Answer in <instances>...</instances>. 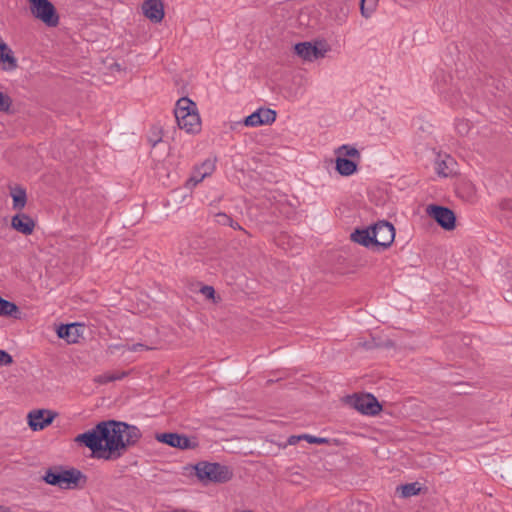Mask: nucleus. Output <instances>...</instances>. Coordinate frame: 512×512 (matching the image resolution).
<instances>
[{
  "label": "nucleus",
  "instance_id": "29",
  "mask_svg": "<svg viewBox=\"0 0 512 512\" xmlns=\"http://www.w3.org/2000/svg\"><path fill=\"white\" fill-rule=\"evenodd\" d=\"M200 292L206 299L213 300L214 302H216V291L212 286L204 285L201 287Z\"/></svg>",
  "mask_w": 512,
  "mask_h": 512
},
{
  "label": "nucleus",
  "instance_id": "15",
  "mask_svg": "<svg viewBox=\"0 0 512 512\" xmlns=\"http://www.w3.org/2000/svg\"><path fill=\"white\" fill-rule=\"evenodd\" d=\"M145 17L153 23H160L164 18V5L161 0H145L142 4Z\"/></svg>",
  "mask_w": 512,
  "mask_h": 512
},
{
  "label": "nucleus",
  "instance_id": "2",
  "mask_svg": "<svg viewBox=\"0 0 512 512\" xmlns=\"http://www.w3.org/2000/svg\"><path fill=\"white\" fill-rule=\"evenodd\" d=\"M42 480L51 485L62 489H74L83 486L87 477L76 468L66 469L61 465L49 467Z\"/></svg>",
  "mask_w": 512,
  "mask_h": 512
},
{
  "label": "nucleus",
  "instance_id": "12",
  "mask_svg": "<svg viewBox=\"0 0 512 512\" xmlns=\"http://www.w3.org/2000/svg\"><path fill=\"white\" fill-rule=\"evenodd\" d=\"M276 116L277 113L273 109L259 108L249 116L245 117L243 124L250 127L272 124L276 120Z\"/></svg>",
  "mask_w": 512,
  "mask_h": 512
},
{
  "label": "nucleus",
  "instance_id": "30",
  "mask_svg": "<svg viewBox=\"0 0 512 512\" xmlns=\"http://www.w3.org/2000/svg\"><path fill=\"white\" fill-rule=\"evenodd\" d=\"M13 362V357L7 351L0 349V366H9Z\"/></svg>",
  "mask_w": 512,
  "mask_h": 512
},
{
  "label": "nucleus",
  "instance_id": "4",
  "mask_svg": "<svg viewBox=\"0 0 512 512\" xmlns=\"http://www.w3.org/2000/svg\"><path fill=\"white\" fill-rule=\"evenodd\" d=\"M193 468L196 477L203 484L226 483L233 477L232 470L218 462L200 461Z\"/></svg>",
  "mask_w": 512,
  "mask_h": 512
},
{
  "label": "nucleus",
  "instance_id": "38",
  "mask_svg": "<svg viewBox=\"0 0 512 512\" xmlns=\"http://www.w3.org/2000/svg\"><path fill=\"white\" fill-rule=\"evenodd\" d=\"M0 512H9V510L4 506H0Z\"/></svg>",
  "mask_w": 512,
  "mask_h": 512
},
{
  "label": "nucleus",
  "instance_id": "26",
  "mask_svg": "<svg viewBox=\"0 0 512 512\" xmlns=\"http://www.w3.org/2000/svg\"><path fill=\"white\" fill-rule=\"evenodd\" d=\"M12 105V99L9 95L0 91V111L8 112Z\"/></svg>",
  "mask_w": 512,
  "mask_h": 512
},
{
  "label": "nucleus",
  "instance_id": "37",
  "mask_svg": "<svg viewBox=\"0 0 512 512\" xmlns=\"http://www.w3.org/2000/svg\"><path fill=\"white\" fill-rule=\"evenodd\" d=\"M301 439H303V437H301V436H291V437L289 438V440H288V443H289L290 445H293V444L297 443V442H298L299 440H301Z\"/></svg>",
  "mask_w": 512,
  "mask_h": 512
},
{
  "label": "nucleus",
  "instance_id": "41",
  "mask_svg": "<svg viewBox=\"0 0 512 512\" xmlns=\"http://www.w3.org/2000/svg\"><path fill=\"white\" fill-rule=\"evenodd\" d=\"M192 177L199 178V174L195 171Z\"/></svg>",
  "mask_w": 512,
  "mask_h": 512
},
{
  "label": "nucleus",
  "instance_id": "32",
  "mask_svg": "<svg viewBox=\"0 0 512 512\" xmlns=\"http://www.w3.org/2000/svg\"><path fill=\"white\" fill-rule=\"evenodd\" d=\"M359 346H362L363 348H365L366 350H371L375 347H377V344L375 343V340L372 339L370 341H365V342H359L358 344Z\"/></svg>",
  "mask_w": 512,
  "mask_h": 512
},
{
  "label": "nucleus",
  "instance_id": "9",
  "mask_svg": "<svg viewBox=\"0 0 512 512\" xmlns=\"http://www.w3.org/2000/svg\"><path fill=\"white\" fill-rule=\"evenodd\" d=\"M155 439L160 443L180 450L195 449L199 446L196 437H188L176 432L156 433Z\"/></svg>",
  "mask_w": 512,
  "mask_h": 512
},
{
  "label": "nucleus",
  "instance_id": "18",
  "mask_svg": "<svg viewBox=\"0 0 512 512\" xmlns=\"http://www.w3.org/2000/svg\"><path fill=\"white\" fill-rule=\"evenodd\" d=\"M10 195L13 199V208L21 210L27 203L26 189L20 185H16L10 188Z\"/></svg>",
  "mask_w": 512,
  "mask_h": 512
},
{
  "label": "nucleus",
  "instance_id": "25",
  "mask_svg": "<svg viewBox=\"0 0 512 512\" xmlns=\"http://www.w3.org/2000/svg\"><path fill=\"white\" fill-rule=\"evenodd\" d=\"M377 0H361L360 8L361 13L364 17L368 18L371 13L375 10Z\"/></svg>",
  "mask_w": 512,
  "mask_h": 512
},
{
  "label": "nucleus",
  "instance_id": "35",
  "mask_svg": "<svg viewBox=\"0 0 512 512\" xmlns=\"http://www.w3.org/2000/svg\"><path fill=\"white\" fill-rule=\"evenodd\" d=\"M501 208L503 210H512V200H504L501 202Z\"/></svg>",
  "mask_w": 512,
  "mask_h": 512
},
{
  "label": "nucleus",
  "instance_id": "22",
  "mask_svg": "<svg viewBox=\"0 0 512 512\" xmlns=\"http://www.w3.org/2000/svg\"><path fill=\"white\" fill-rule=\"evenodd\" d=\"M396 491L402 498H409L418 495L421 491V486L418 482L406 483L398 486Z\"/></svg>",
  "mask_w": 512,
  "mask_h": 512
},
{
  "label": "nucleus",
  "instance_id": "33",
  "mask_svg": "<svg viewBox=\"0 0 512 512\" xmlns=\"http://www.w3.org/2000/svg\"><path fill=\"white\" fill-rule=\"evenodd\" d=\"M143 349H148V347L145 346L142 343H136V344H133L131 346H128V350L132 351V352L140 351V350H143Z\"/></svg>",
  "mask_w": 512,
  "mask_h": 512
},
{
  "label": "nucleus",
  "instance_id": "11",
  "mask_svg": "<svg viewBox=\"0 0 512 512\" xmlns=\"http://www.w3.org/2000/svg\"><path fill=\"white\" fill-rule=\"evenodd\" d=\"M56 413L47 409H38L30 411L27 415L28 425L32 431H40L49 426Z\"/></svg>",
  "mask_w": 512,
  "mask_h": 512
},
{
  "label": "nucleus",
  "instance_id": "13",
  "mask_svg": "<svg viewBox=\"0 0 512 512\" xmlns=\"http://www.w3.org/2000/svg\"><path fill=\"white\" fill-rule=\"evenodd\" d=\"M351 241L362 245L366 248H372L376 251V240L375 232L373 231V225L364 228H356L350 235Z\"/></svg>",
  "mask_w": 512,
  "mask_h": 512
},
{
  "label": "nucleus",
  "instance_id": "14",
  "mask_svg": "<svg viewBox=\"0 0 512 512\" xmlns=\"http://www.w3.org/2000/svg\"><path fill=\"white\" fill-rule=\"evenodd\" d=\"M83 332V325L80 323L60 324L56 334L68 344L77 343Z\"/></svg>",
  "mask_w": 512,
  "mask_h": 512
},
{
  "label": "nucleus",
  "instance_id": "6",
  "mask_svg": "<svg viewBox=\"0 0 512 512\" xmlns=\"http://www.w3.org/2000/svg\"><path fill=\"white\" fill-rule=\"evenodd\" d=\"M32 15L48 27L59 23V15L55 6L49 0H28Z\"/></svg>",
  "mask_w": 512,
  "mask_h": 512
},
{
  "label": "nucleus",
  "instance_id": "7",
  "mask_svg": "<svg viewBox=\"0 0 512 512\" xmlns=\"http://www.w3.org/2000/svg\"><path fill=\"white\" fill-rule=\"evenodd\" d=\"M330 50L326 41L299 42L294 45V53L305 61H314L323 58Z\"/></svg>",
  "mask_w": 512,
  "mask_h": 512
},
{
  "label": "nucleus",
  "instance_id": "19",
  "mask_svg": "<svg viewBox=\"0 0 512 512\" xmlns=\"http://www.w3.org/2000/svg\"><path fill=\"white\" fill-rule=\"evenodd\" d=\"M0 316L20 319L21 311L14 302L8 301L0 296Z\"/></svg>",
  "mask_w": 512,
  "mask_h": 512
},
{
  "label": "nucleus",
  "instance_id": "23",
  "mask_svg": "<svg viewBox=\"0 0 512 512\" xmlns=\"http://www.w3.org/2000/svg\"><path fill=\"white\" fill-rule=\"evenodd\" d=\"M335 154L353 160L356 159L357 161L361 158L359 150L348 144H344L338 147L335 150Z\"/></svg>",
  "mask_w": 512,
  "mask_h": 512
},
{
  "label": "nucleus",
  "instance_id": "36",
  "mask_svg": "<svg viewBox=\"0 0 512 512\" xmlns=\"http://www.w3.org/2000/svg\"><path fill=\"white\" fill-rule=\"evenodd\" d=\"M228 226H229V227H231V228H233L234 230H241V231H243L245 234H248V232H247L244 228H242V226H241L238 222H236V221H234V220H233L232 225H228Z\"/></svg>",
  "mask_w": 512,
  "mask_h": 512
},
{
  "label": "nucleus",
  "instance_id": "28",
  "mask_svg": "<svg viewBox=\"0 0 512 512\" xmlns=\"http://www.w3.org/2000/svg\"><path fill=\"white\" fill-rule=\"evenodd\" d=\"M301 437H303V439H305L308 443L310 444H328L329 443V439L327 438H324V437H317V436H313V435H309V434H303L301 435Z\"/></svg>",
  "mask_w": 512,
  "mask_h": 512
},
{
  "label": "nucleus",
  "instance_id": "24",
  "mask_svg": "<svg viewBox=\"0 0 512 512\" xmlns=\"http://www.w3.org/2000/svg\"><path fill=\"white\" fill-rule=\"evenodd\" d=\"M128 375V372H113V373H105L103 375L98 376L97 382L100 384H107L113 381L122 380L124 377Z\"/></svg>",
  "mask_w": 512,
  "mask_h": 512
},
{
  "label": "nucleus",
  "instance_id": "20",
  "mask_svg": "<svg viewBox=\"0 0 512 512\" xmlns=\"http://www.w3.org/2000/svg\"><path fill=\"white\" fill-rule=\"evenodd\" d=\"M215 170V162L207 159L201 163L199 167H196V172L199 174V178L191 177L189 182H193L194 185L200 183L205 177L212 174Z\"/></svg>",
  "mask_w": 512,
  "mask_h": 512
},
{
  "label": "nucleus",
  "instance_id": "8",
  "mask_svg": "<svg viewBox=\"0 0 512 512\" xmlns=\"http://www.w3.org/2000/svg\"><path fill=\"white\" fill-rule=\"evenodd\" d=\"M426 214L446 231H452L456 227V214L449 207L429 204L426 207Z\"/></svg>",
  "mask_w": 512,
  "mask_h": 512
},
{
  "label": "nucleus",
  "instance_id": "39",
  "mask_svg": "<svg viewBox=\"0 0 512 512\" xmlns=\"http://www.w3.org/2000/svg\"><path fill=\"white\" fill-rule=\"evenodd\" d=\"M459 394H468V392L466 390H464V388H461V390L458 391Z\"/></svg>",
  "mask_w": 512,
  "mask_h": 512
},
{
  "label": "nucleus",
  "instance_id": "17",
  "mask_svg": "<svg viewBox=\"0 0 512 512\" xmlns=\"http://www.w3.org/2000/svg\"><path fill=\"white\" fill-rule=\"evenodd\" d=\"M335 170L341 176H351L358 171V161L336 155Z\"/></svg>",
  "mask_w": 512,
  "mask_h": 512
},
{
  "label": "nucleus",
  "instance_id": "5",
  "mask_svg": "<svg viewBox=\"0 0 512 512\" xmlns=\"http://www.w3.org/2000/svg\"><path fill=\"white\" fill-rule=\"evenodd\" d=\"M346 403L361 414L367 416H376L382 411V405L371 393L347 396Z\"/></svg>",
  "mask_w": 512,
  "mask_h": 512
},
{
  "label": "nucleus",
  "instance_id": "10",
  "mask_svg": "<svg viewBox=\"0 0 512 512\" xmlns=\"http://www.w3.org/2000/svg\"><path fill=\"white\" fill-rule=\"evenodd\" d=\"M375 232L376 251L380 252L389 248L395 239V228L392 223L381 220L373 224Z\"/></svg>",
  "mask_w": 512,
  "mask_h": 512
},
{
  "label": "nucleus",
  "instance_id": "27",
  "mask_svg": "<svg viewBox=\"0 0 512 512\" xmlns=\"http://www.w3.org/2000/svg\"><path fill=\"white\" fill-rule=\"evenodd\" d=\"M215 222L222 226L232 225L233 219L231 216L227 215L224 212H219L215 214Z\"/></svg>",
  "mask_w": 512,
  "mask_h": 512
},
{
  "label": "nucleus",
  "instance_id": "34",
  "mask_svg": "<svg viewBox=\"0 0 512 512\" xmlns=\"http://www.w3.org/2000/svg\"><path fill=\"white\" fill-rule=\"evenodd\" d=\"M457 129L458 131L461 133V134H465V133H468V130H469V126L467 123H461L457 126Z\"/></svg>",
  "mask_w": 512,
  "mask_h": 512
},
{
  "label": "nucleus",
  "instance_id": "40",
  "mask_svg": "<svg viewBox=\"0 0 512 512\" xmlns=\"http://www.w3.org/2000/svg\"><path fill=\"white\" fill-rule=\"evenodd\" d=\"M370 6H371V2H366V3H365V8H366V9H368Z\"/></svg>",
  "mask_w": 512,
  "mask_h": 512
},
{
  "label": "nucleus",
  "instance_id": "1",
  "mask_svg": "<svg viewBox=\"0 0 512 512\" xmlns=\"http://www.w3.org/2000/svg\"><path fill=\"white\" fill-rule=\"evenodd\" d=\"M142 437L140 429L123 421L106 420L92 429L78 434L75 442L89 448L92 456L104 460H117L135 446Z\"/></svg>",
  "mask_w": 512,
  "mask_h": 512
},
{
  "label": "nucleus",
  "instance_id": "3",
  "mask_svg": "<svg viewBox=\"0 0 512 512\" xmlns=\"http://www.w3.org/2000/svg\"><path fill=\"white\" fill-rule=\"evenodd\" d=\"M174 116L180 129L187 133H197L201 128L200 116L196 103L188 97H182L176 102Z\"/></svg>",
  "mask_w": 512,
  "mask_h": 512
},
{
  "label": "nucleus",
  "instance_id": "31",
  "mask_svg": "<svg viewBox=\"0 0 512 512\" xmlns=\"http://www.w3.org/2000/svg\"><path fill=\"white\" fill-rule=\"evenodd\" d=\"M446 167L447 166H446L445 161L438 162L437 163V168H436L438 175L443 176V177H447L448 174L445 172V168Z\"/></svg>",
  "mask_w": 512,
  "mask_h": 512
},
{
  "label": "nucleus",
  "instance_id": "21",
  "mask_svg": "<svg viewBox=\"0 0 512 512\" xmlns=\"http://www.w3.org/2000/svg\"><path fill=\"white\" fill-rule=\"evenodd\" d=\"M0 62L7 64L9 70H14L17 67V59L9 46L3 41H0Z\"/></svg>",
  "mask_w": 512,
  "mask_h": 512
},
{
  "label": "nucleus",
  "instance_id": "16",
  "mask_svg": "<svg viewBox=\"0 0 512 512\" xmlns=\"http://www.w3.org/2000/svg\"><path fill=\"white\" fill-rule=\"evenodd\" d=\"M11 226L24 235H31L34 231L35 222L29 215L19 213L12 217Z\"/></svg>",
  "mask_w": 512,
  "mask_h": 512
}]
</instances>
